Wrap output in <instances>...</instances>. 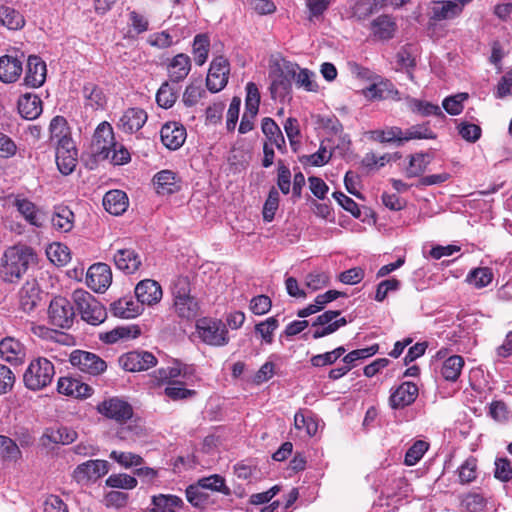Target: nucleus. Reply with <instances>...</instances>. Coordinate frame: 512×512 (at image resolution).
Segmentation results:
<instances>
[{"mask_svg": "<svg viewBox=\"0 0 512 512\" xmlns=\"http://www.w3.org/2000/svg\"><path fill=\"white\" fill-rule=\"evenodd\" d=\"M36 254L27 245L8 247L0 258V278L7 283H17L27 272Z\"/></svg>", "mask_w": 512, "mask_h": 512, "instance_id": "obj_1", "label": "nucleus"}, {"mask_svg": "<svg viewBox=\"0 0 512 512\" xmlns=\"http://www.w3.org/2000/svg\"><path fill=\"white\" fill-rule=\"evenodd\" d=\"M173 307L178 317L191 320L198 316L200 306L190 295V283L186 277H178L172 285Z\"/></svg>", "mask_w": 512, "mask_h": 512, "instance_id": "obj_2", "label": "nucleus"}, {"mask_svg": "<svg viewBox=\"0 0 512 512\" xmlns=\"http://www.w3.org/2000/svg\"><path fill=\"white\" fill-rule=\"evenodd\" d=\"M55 369L53 363L43 357L32 360L23 374L27 389L39 391L46 388L53 380Z\"/></svg>", "mask_w": 512, "mask_h": 512, "instance_id": "obj_3", "label": "nucleus"}, {"mask_svg": "<svg viewBox=\"0 0 512 512\" xmlns=\"http://www.w3.org/2000/svg\"><path fill=\"white\" fill-rule=\"evenodd\" d=\"M72 299L83 321L94 326L105 321L107 317L105 307L88 291L76 289Z\"/></svg>", "mask_w": 512, "mask_h": 512, "instance_id": "obj_4", "label": "nucleus"}, {"mask_svg": "<svg viewBox=\"0 0 512 512\" xmlns=\"http://www.w3.org/2000/svg\"><path fill=\"white\" fill-rule=\"evenodd\" d=\"M115 146L116 142L112 126L106 121L100 123L93 135L91 143L92 155L97 161L106 160Z\"/></svg>", "mask_w": 512, "mask_h": 512, "instance_id": "obj_5", "label": "nucleus"}, {"mask_svg": "<svg viewBox=\"0 0 512 512\" xmlns=\"http://www.w3.org/2000/svg\"><path fill=\"white\" fill-rule=\"evenodd\" d=\"M197 331L200 338L207 344L223 346L228 343L225 325L216 319L202 318L197 322Z\"/></svg>", "mask_w": 512, "mask_h": 512, "instance_id": "obj_6", "label": "nucleus"}, {"mask_svg": "<svg viewBox=\"0 0 512 512\" xmlns=\"http://www.w3.org/2000/svg\"><path fill=\"white\" fill-rule=\"evenodd\" d=\"M48 316L50 323L62 329L72 326L75 319V311L70 301L64 297H55L49 305Z\"/></svg>", "mask_w": 512, "mask_h": 512, "instance_id": "obj_7", "label": "nucleus"}, {"mask_svg": "<svg viewBox=\"0 0 512 512\" xmlns=\"http://www.w3.org/2000/svg\"><path fill=\"white\" fill-rule=\"evenodd\" d=\"M69 360L72 366L92 376L100 375L107 369V364L102 358L88 351L74 350Z\"/></svg>", "mask_w": 512, "mask_h": 512, "instance_id": "obj_8", "label": "nucleus"}, {"mask_svg": "<svg viewBox=\"0 0 512 512\" xmlns=\"http://www.w3.org/2000/svg\"><path fill=\"white\" fill-rule=\"evenodd\" d=\"M341 312L339 310H328L316 317L312 323L314 328L312 337L319 339L336 332L340 327L347 324L345 317L339 318Z\"/></svg>", "mask_w": 512, "mask_h": 512, "instance_id": "obj_9", "label": "nucleus"}, {"mask_svg": "<svg viewBox=\"0 0 512 512\" xmlns=\"http://www.w3.org/2000/svg\"><path fill=\"white\" fill-rule=\"evenodd\" d=\"M260 93L255 83L249 82L246 85L245 112L242 116L239 133L246 134L253 129V119L258 113Z\"/></svg>", "mask_w": 512, "mask_h": 512, "instance_id": "obj_10", "label": "nucleus"}, {"mask_svg": "<svg viewBox=\"0 0 512 512\" xmlns=\"http://www.w3.org/2000/svg\"><path fill=\"white\" fill-rule=\"evenodd\" d=\"M229 72L230 65L226 58L219 56L213 59L206 78L208 90L212 93L221 91L227 85Z\"/></svg>", "mask_w": 512, "mask_h": 512, "instance_id": "obj_11", "label": "nucleus"}, {"mask_svg": "<svg viewBox=\"0 0 512 512\" xmlns=\"http://www.w3.org/2000/svg\"><path fill=\"white\" fill-rule=\"evenodd\" d=\"M156 364V357L152 353L143 350L130 351L119 357V365L129 372L148 370Z\"/></svg>", "mask_w": 512, "mask_h": 512, "instance_id": "obj_12", "label": "nucleus"}, {"mask_svg": "<svg viewBox=\"0 0 512 512\" xmlns=\"http://www.w3.org/2000/svg\"><path fill=\"white\" fill-rule=\"evenodd\" d=\"M97 410L105 417L120 423L130 419L133 414L131 405L117 397L101 402L97 406Z\"/></svg>", "mask_w": 512, "mask_h": 512, "instance_id": "obj_13", "label": "nucleus"}, {"mask_svg": "<svg viewBox=\"0 0 512 512\" xmlns=\"http://www.w3.org/2000/svg\"><path fill=\"white\" fill-rule=\"evenodd\" d=\"M109 471V463L105 460H89L78 465L74 472L73 478L78 483H85L90 480H96L107 474Z\"/></svg>", "mask_w": 512, "mask_h": 512, "instance_id": "obj_14", "label": "nucleus"}, {"mask_svg": "<svg viewBox=\"0 0 512 512\" xmlns=\"http://www.w3.org/2000/svg\"><path fill=\"white\" fill-rule=\"evenodd\" d=\"M112 282V272L105 263H96L89 267L86 283L95 292H104Z\"/></svg>", "mask_w": 512, "mask_h": 512, "instance_id": "obj_15", "label": "nucleus"}, {"mask_svg": "<svg viewBox=\"0 0 512 512\" xmlns=\"http://www.w3.org/2000/svg\"><path fill=\"white\" fill-rule=\"evenodd\" d=\"M77 149L73 140H64L56 147V164L63 175L71 174L77 165Z\"/></svg>", "mask_w": 512, "mask_h": 512, "instance_id": "obj_16", "label": "nucleus"}, {"mask_svg": "<svg viewBox=\"0 0 512 512\" xmlns=\"http://www.w3.org/2000/svg\"><path fill=\"white\" fill-rule=\"evenodd\" d=\"M46 64L38 56L31 55L27 59L24 84L31 88L42 86L46 80Z\"/></svg>", "mask_w": 512, "mask_h": 512, "instance_id": "obj_17", "label": "nucleus"}, {"mask_svg": "<svg viewBox=\"0 0 512 512\" xmlns=\"http://www.w3.org/2000/svg\"><path fill=\"white\" fill-rule=\"evenodd\" d=\"M157 194L162 196L177 193L181 189L180 177L172 170H162L153 177Z\"/></svg>", "mask_w": 512, "mask_h": 512, "instance_id": "obj_18", "label": "nucleus"}, {"mask_svg": "<svg viewBox=\"0 0 512 512\" xmlns=\"http://www.w3.org/2000/svg\"><path fill=\"white\" fill-rule=\"evenodd\" d=\"M162 294V288L155 280H142L135 287L136 298L142 306L144 304L153 305L158 303L162 298Z\"/></svg>", "mask_w": 512, "mask_h": 512, "instance_id": "obj_19", "label": "nucleus"}, {"mask_svg": "<svg viewBox=\"0 0 512 512\" xmlns=\"http://www.w3.org/2000/svg\"><path fill=\"white\" fill-rule=\"evenodd\" d=\"M160 136L165 147L170 150H177L184 144L187 134L184 126L176 122H170L161 128Z\"/></svg>", "mask_w": 512, "mask_h": 512, "instance_id": "obj_20", "label": "nucleus"}, {"mask_svg": "<svg viewBox=\"0 0 512 512\" xmlns=\"http://www.w3.org/2000/svg\"><path fill=\"white\" fill-rule=\"evenodd\" d=\"M0 356L13 365H19L25 359V347L17 339L6 337L0 341Z\"/></svg>", "mask_w": 512, "mask_h": 512, "instance_id": "obj_21", "label": "nucleus"}, {"mask_svg": "<svg viewBox=\"0 0 512 512\" xmlns=\"http://www.w3.org/2000/svg\"><path fill=\"white\" fill-rule=\"evenodd\" d=\"M14 206L30 225L37 228H41L44 225V213L30 200L17 197L14 200Z\"/></svg>", "mask_w": 512, "mask_h": 512, "instance_id": "obj_22", "label": "nucleus"}, {"mask_svg": "<svg viewBox=\"0 0 512 512\" xmlns=\"http://www.w3.org/2000/svg\"><path fill=\"white\" fill-rule=\"evenodd\" d=\"M57 390L60 394L75 398H85L91 395L92 388L72 377H60L57 383Z\"/></svg>", "mask_w": 512, "mask_h": 512, "instance_id": "obj_23", "label": "nucleus"}, {"mask_svg": "<svg viewBox=\"0 0 512 512\" xmlns=\"http://www.w3.org/2000/svg\"><path fill=\"white\" fill-rule=\"evenodd\" d=\"M147 113L140 108H129L120 117L118 127L126 133L140 130L147 121Z\"/></svg>", "mask_w": 512, "mask_h": 512, "instance_id": "obj_24", "label": "nucleus"}, {"mask_svg": "<svg viewBox=\"0 0 512 512\" xmlns=\"http://www.w3.org/2000/svg\"><path fill=\"white\" fill-rule=\"evenodd\" d=\"M418 395V387L412 382L402 383L390 396L389 402L393 409L403 408L412 404Z\"/></svg>", "mask_w": 512, "mask_h": 512, "instance_id": "obj_25", "label": "nucleus"}, {"mask_svg": "<svg viewBox=\"0 0 512 512\" xmlns=\"http://www.w3.org/2000/svg\"><path fill=\"white\" fill-rule=\"evenodd\" d=\"M116 267L127 273L132 274L138 270L141 265L139 254L132 248L119 249L114 255Z\"/></svg>", "mask_w": 512, "mask_h": 512, "instance_id": "obj_26", "label": "nucleus"}, {"mask_svg": "<svg viewBox=\"0 0 512 512\" xmlns=\"http://www.w3.org/2000/svg\"><path fill=\"white\" fill-rule=\"evenodd\" d=\"M431 19L435 21L449 20L462 13L460 5L451 0L433 1L430 7Z\"/></svg>", "mask_w": 512, "mask_h": 512, "instance_id": "obj_27", "label": "nucleus"}, {"mask_svg": "<svg viewBox=\"0 0 512 512\" xmlns=\"http://www.w3.org/2000/svg\"><path fill=\"white\" fill-rule=\"evenodd\" d=\"M22 70V62L16 57L10 55L0 57V80L2 82H15L20 77Z\"/></svg>", "mask_w": 512, "mask_h": 512, "instance_id": "obj_28", "label": "nucleus"}, {"mask_svg": "<svg viewBox=\"0 0 512 512\" xmlns=\"http://www.w3.org/2000/svg\"><path fill=\"white\" fill-rule=\"evenodd\" d=\"M129 200L125 192L121 190L108 191L103 198V206L112 215H120L126 211Z\"/></svg>", "mask_w": 512, "mask_h": 512, "instance_id": "obj_29", "label": "nucleus"}, {"mask_svg": "<svg viewBox=\"0 0 512 512\" xmlns=\"http://www.w3.org/2000/svg\"><path fill=\"white\" fill-rule=\"evenodd\" d=\"M191 70V60L186 54H177L168 66L169 78L172 83L178 84L184 80Z\"/></svg>", "mask_w": 512, "mask_h": 512, "instance_id": "obj_30", "label": "nucleus"}, {"mask_svg": "<svg viewBox=\"0 0 512 512\" xmlns=\"http://www.w3.org/2000/svg\"><path fill=\"white\" fill-rule=\"evenodd\" d=\"M77 439V432L68 427L48 428L45 430L42 441L48 443L68 445Z\"/></svg>", "mask_w": 512, "mask_h": 512, "instance_id": "obj_31", "label": "nucleus"}, {"mask_svg": "<svg viewBox=\"0 0 512 512\" xmlns=\"http://www.w3.org/2000/svg\"><path fill=\"white\" fill-rule=\"evenodd\" d=\"M371 31L374 37L379 40L391 39L397 29V25L392 17L380 15L371 22Z\"/></svg>", "mask_w": 512, "mask_h": 512, "instance_id": "obj_32", "label": "nucleus"}, {"mask_svg": "<svg viewBox=\"0 0 512 512\" xmlns=\"http://www.w3.org/2000/svg\"><path fill=\"white\" fill-rule=\"evenodd\" d=\"M143 311V307L139 302L133 301L131 298H122L111 304V312L114 316L131 319L138 316Z\"/></svg>", "mask_w": 512, "mask_h": 512, "instance_id": "obj_33", "label": "nucleus"}, {"mask_svg": "<svg viewBox=\"0 0 512 512\" xmlns=\"http://www.w3.org/2000/svg\"><path fill=\"white\" fill-rule=\"evenodd\" d=\"M365 95L371 99H393L396 101L400 100L398 90L388 80L371 84L366 88Z\"/></svg>", "mask_w": 512, "mask_h": 512, "instance_id": "obj_34", "label": "nucleus"}, {"mask_svg": "<svg viewBox=\"0 0 512 512\" xmlns=\"http://www.w3.org/2000/svg\"><path fill=\"white\" fill-rule=\"evenodd\" d=\"M18 110L25 119H36L42 112V101L36 95L25 94L18 101Z\"/></svg>", "mask_w": 512, "mask_h": 512, "instance_id": "obj_35", "label": "nucleus"}, {"mask_svg": "<svg viewBox=\"0 0 512 512\" xmlns=\"http://www.w3.org/2000/svg\"><path fill=\"white\" fill-rule=\"evenodd\" d=\"M433 158V154L424 152L410 155L409 165L405 171L406 177L415 178L421 176L427 170Z\"/></svg>", "mask_w": 512, "mask_h": 512, "instance_id": "obj_36", "label": "nucleus"}, {"mask_svg": "<svg viewBox=\"0 0 512 512\" xmlns=\"http://www.w3.org/2000/svg\"><path fill=\"white\" fill-rule=\"evenodd\" d=\"M183 500L175 495L159 494L152 497L150 507H147L145 512H176V507H181Z\"/></svg>", "mask_w": 512, "mask_h": 512, "instance_id": "obj_37", "label": "nucleus"}, {"mask_svg": "<svg viewBox=\"0 0 512 512\" xmlns=\"http://www.w3.org/2000/svg\"><path fill=\"white\" fill-rule=\"evenodd\" d=\"M83 97L86 107H90L92 110L103 109L107 103L103 90L93 83L84 85Z\"/></svg>", "mask_w": 512, "mask_h": 512, "instance_id": "obj_38", "label": "nucleus"}, {"mask_svg": "<svg viewBox=\"0 0 512 512\" xmlns=\"http://www.w3.org/2000/svg\"><path fill=\"white\" fill-rule=\"evenodd\" d=\"M51 223L56 230L69 232L73 228L74 213L67 206H58L54 210Z\"/></svg>", "mask_w": 512, "mask_h": 512, "instance_id": "obj_39", "label": "nucleus"}, {"mask_svg": "<svg viewBox=\"0 0 512 512\" xmlns=\"http://www.w3.org/2000/svg\"><path fill=\"white\" fill-rule=\"evenodd\" d=\"M179 90L180 88L177 84L164 82L156 94L157 104L165 109L171 108L178 98Z\"/></svg>", "mask_w": 512, "mask_h": 512, "instance_id": "obj_40", "label": "nucleus"}, {"mask_svg": "<svg viewBox=\"0 0 512 512\" xmlns=\"http://www.w3.org/2000/svg\"><path fill=\"white\" fill-rule=\"evenodd\" d=\"M49 130L51 141L55 143L56 147L63 144L64 140H72L67 121L62 116H56L51 120Z\"/></svg>", "mask_w": 512, "mask_h": 512, "instance_id": "obj_41", "label": "nucleus"}, {"mask_svg": "<svg viewBox=\"0 0 512 512\" xmlns=\"http://www.w3.org/2000/svg\"><path fill=\"white\" fill-rule=\"evenodd\" d=\"M464 366V359L460 355H453L447 358L441 368V374L445 380L455 382Z\"/></svg>", "mask_w": 512, "mask_h": 512, "instance_id": "obj_42", "label": "nucleus"}, {"mask_svg": "<svg viewBox=\"0 0 512 512\" xmlns=\"http://www.w3.org/2000/svg\"><path fill=\"white\" fill-rule=\"evenodd\" d=\"M0 24L10 30H18L24 26L25 20L14 8L2 5L0 6Z\"/></svg>", "mask_w": 512, "mask_h": 512, "instance_id": "obj_43", "label": "nucleus"}, {"mask_svg": "<svg viewBox=\"0 0 512 512\" xmlns=\"http://www.w3.org/2000/svg\"><path fill=\"white\" fill-rule=\"evenodd\" d=\"M262 131L266 135V137L273 143L278 149H282L285 146L284 136L275 123V121L271 118H264L262 120Z\"/></svg>", "mask_w": 512, "mask_h": 512, "instance_id": "obj_44", "label": "nucleus"}, {"mask_svg": "<svg viewBox=\"0 0 512 512\" xmlns=\"http://www.w3.org/2000/svg\"><path fill=\"white\" fill-rule=\"evenodd\" d=\"M209 37L205 34H198L194 38L193 42V53L195 63L202 66L208 57L209 52Z\"/></svg>", "mask_w": 512, "mask_h": 512, "instance_id": "obj_45", "label": "nucleus"}, {"mask_svg": "<svg viewBox=\"0 0 512 512\" xmlns=\"http://www.w3.org/2000/svg\"><path fill=\"white\" fill-rule=\"evenodd\" d=\"M47 256L49 259L60 266L67 264L70 259V250L66 245L54 243L47 249Z\"/></svg>", "mask_w": 512, "mask_h": 512, "instance_id": "obj_46", "label": "nucleus"}, {"mask_svg": "<svg viewBox=\"0 0 512 512\" xmlns=\"http://www.w3.org/2000/svg\"><path fill=\"white\" fill-rule=\"evenodd\" d=\"M186 498L194 507L202 508L208 503L209 495L196 483L187 487Z\"/></svg>", "mask_w": 512, "mask_h": 512, "instance_id": "obj_47", "label": "nucleus"}, {"mask_svg": "<svg viewBox=\"0 0 512 512\" xmlns=\"http://www.w3.org/2000/svg\"><path fill=\"white\" fill-rule=\"evenodd\" d=\"M197 484L205 491H217L222 492L225 495L230 494L229 488L225 485V480L221 476L215 474L209 477H204L198 480Z\"/></svg>", "mask_w": 512, "mask_h": 512, "instance_id": "obj_48", "label": "nucleus"}, {"mask_svg": "<svg viewBox=\"0 0 512 512\" xmlns=\"http://www.w3.org/2000/svg\"><path fill=\"white\" fill-rule=\"evenodd\" d=\"M492 279L493 273L491 269L487 267L476 268L472 270L467 276L468 282L477 288L487 286L492 281Z\"/></svg>", "mask_w": 512, "mask_h": 512, "instance_id": "obj_49", "label": "nucleus"}, {"mask_svg": "<svg viewBox=\"0 0 512 512\" xmlns=\"http://www.w3.org/2000/svg\"><path fill=\"white\" fill-rule=\"evenodd\" d=\"M458 477L462 484L474 481L477 478V459L467 458L458 469Z\"/></svg>", "mask_w": 512, "mask_h": 512, "instance_id": "obj_50", "label": "nucleus"}, {"mask_svg": "<svg viewBox=\"0 0 512 512\" xmlns=\"http://www.w3.org/2000/svg\"><path fill=\"white\" fill-rule=\"evenodd\" d=\"M404 142L413 139H435V133L427 124H417L403 131Z\"/></svg>", "mask_w": 512, "mask_h": 512, "instance_id": "obj_51", "label": "nucleus"}, {"mask_svg": "<svg viewBox=\"0 0 512 512\" xmlns=\"http://www.w3.org/2000/svg\"><path fill=\"white\" fill-rule=\"evenodd\" d=\"M20 449L11 438L0 435V456L4 460H16L20 456Z\"/></svg>", "mask_w": 512, "mask_h": 512, "instance_id": "obj_52", "label": "nucleus"}, {"mask_svg": "<svg viewBox=\"0 0 512 512\" xmlns=\"http://www.w3.org/2000/svg\"><path fill=\"white\" fill-rule=\"evenodd\" d=\"M279 206V192L276 188L272 187L269 191L268 197L263 206V219L266 222H271Z\"/></svg>", "mask_w": 512, "mask_h": 512, "instance_id": "obj_53", "label": "nucleus"}, {"mask_svg": "<svg viewBox=\"0 0 512 512\" xmlns=\"http://www.w3.org/2000/svg\"><path fill=\"white\" fill-rule=\"evenodd\" d=\"M428 449V443L423 440H417L406 452L404 463L407 466L415 465Z\"/></svg>", "mask_w": 512, "mask_h": 512, "instance_id": "obj_54", "label": "nucleus"}, {"mask_svg": "<svg viewBox=\"0 0 512 512\" xmlns=\"http://www.w3.org/2000/svg\"><path fill=\"white\" fill-rule=\"evenodd\" d=\"M164 392L167 397L174 401L187 399L196 394L194 390L186 389L180 381L170 382Z\"/></svg>", "mask_w": 512, "mask_h": 512, "instance_id": "obj_55", "label": "nucleus"}, {"mask_svg": "<svg viewBox=\"0 0 512 512\" xmlns=\"http://www.w3.org/2000/svg\"><path fill=\"white\" fill-rule=\"evenodd\" d=\"M468 99L467 93H458L453 96L446 97L442 106L450 115H458L463 110V102Z\"/></svg>", "mask_w": 512, "mask_h": 512, "instance_id": "obj_56", "label": "nucleus"}, {"mask_svg": "<svg viewBox=\"0 0 512 512\" xmlns=\"http://www.w3.org/2000/svg\"><path fill=\"white\" fill-rule=\"evenodd\" d=\"M106 484L112 488L133 489L137 486V480L127 474H112L106 479Z\"/></svg>", "mask_w": 512, "mask_h": 512, "instance_id": "obj_57", "label": "nucleus"}, {"mask_svg": "<svg viewBox=\"0 0 512 512\" xmlns=\"http://www.w3.org/2000/svg\"><path fill=\"white\" fill-rule=\"evenodd\" d=\"M329 275L325 272H311L305 277V287L310 289L311 291H317L326 287L329 283Z\"/></svg>", "mask_w": 512, "mask_h": 512, "instance_id": "obj_58", "label": "nucleus"}, {"mask_svg": "<svg viewBox=\"0 0 512 512\" xmlns=\"http://www.w3.org/2000/svg\"><path fill=\"white\" fill-rule=\"evenodd\" d=\"M110 457L125 468L137 467L143 463V458L131 452L112 451Z\"/></svg>", "mask_w": 512, "mask_h": 512, "instance_id": "obj_59", "label": "nucleus"}, {"mask_svg": "<svg viewBox=\"0 0 512 512\" xmlns=\"http://www.w3.org/2000/svg\"><path fill=\"white\" fill-rule=\"evenodd\" d=\"M294 425L298 430L304 429L306 434L310 437L314 436L318 431V423L312 417H306L304 414L298 412L294 416Z\"/></svg>", "mask_w": 512, "mask_h": 512, "instance_id": "obj_60", "label": "nucleus"}, {"mask_svg": "<svg viewBox=\"0 0 512 512\" xmlns=\"http://www.w3.org/2000/svg\"><path fill=\"white\" fill-rule=\"evenodd\" d=\"M457 128L461 137L468 142L474 143L481 137L482 130L476 124L462 121Z\"/></svg>", "mask_w": 512, "mask_h": 512, "instance_id": "obj_61", "label": "nucleus"}, {"mask_svg": "<svg viewBox=\"0 0 512 512\" xmlns=\"http://www.w3.org/2000/svg\"><path fill=\"white\" fill-rule=\"evenodd\" d=\"M277 327H278L277 319L275 317H269L265 321L257 324L255 326V330H256V332H258L261 335L262 339L266 343L270 344L273 341V332L277 329Z\"/></svg>", "mask_w": 512, "mask_h": 512, "instance_id": "obj_62", "label": "nucleus"}, {"mask_svg": "<svg viewBox=\"0 0 512 512\" xmlns=\"http://www.w3.org/2000/svg\"><path fill=\"white\" fill-rule=\"evenodd\" d=\"M206 94L201 85L191 83L188 85L183 93V103L187 107H192L197 104L198 100Z\"/></svg>", "mask_w": 512, "mask_h": 512, "instance_id": "obj_63", "label": "nucleus"}, {"mask_svg": "<svg viewBox=\"0 0 512 512\" xmlns=\"http://www.w3.org/2000/svg\"><path fill=\"white\" fill-rule=\"evenodd\" d=\"M494 475L503 482L512 480V462L506 458L497 459L495 461Z\"/></svg>", "mask_w": 512, "mask_h": 512, "instance_id": "obj_64", "label": "nucleus"}]
</instances>
